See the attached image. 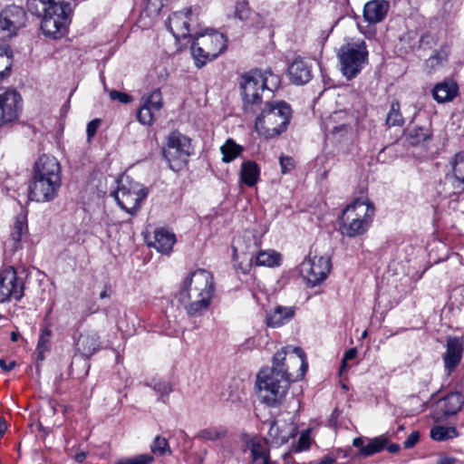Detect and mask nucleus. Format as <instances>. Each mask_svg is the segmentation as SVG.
Masks as SVG:
<instances>
[{
  "instance_id": "obj_57",
  "label": "nucleus",
  "mask_w": 464,
  "mask_h": 464,
  "mask_svg": "<svg viewBox=\"0 0 464 464\" xmlns=\"http://www.w3.org/2000/svg\"><path fill=\"white\" fill-rule=\"evenodd\" d=\"M331 118L334 121H337L347 118V114L344 111H336L331 116Z\"/></svg>"
},
{
  "instance_id": "obj_45",
  "label": "nucleus",
  "mask_w": 464,
  "mask_h": 464,
  "mask_svg": "<svg viewBox=\"0 0 464 464\" xmlns=\"http://www.w3.org/2000/svg\"><path fill=\"white\" fill-rule=\"evenodd\" d=\"M168 0H147V9L150 13L159 14Z\"/></svg>"
},
{
  "instance_id": "obj_2",
  "label": "nucleus",
  "mask_w": 464,
  "mask_h": 464,
  "mask_svg": "<svg viewBox=\"0 0 464 464\" xmlns=\"http://www.w3.org/2000/svg\"><path fill=\"white\" fill-rule=\"evenodd\" d=\"M28 11L42 17L41 30L52 39L63 37L71 22V6L63 0H27Z\"/></svg>"
},
{
  "instance_id": "obj_55",
  "label": "nucleus",
  "mask_w": 464,
  "mask_h": 464,
  "mask_svg": "<svg viewBox=\"0 0 464 464\" xmlns=\"http://www.w3.org/2000/svg\"><path fill=\"white\" fill-rule=\"evenodd\" d=\"M353 445L360 449V454L362 455V450L365 448L364 440L362 438H355L353 441Z\"/></svg>"
},
{
  "instance_id": "obj_10",
  "label": "nucleus",
  "mask_w": 464,
  "mask_h": 464,
  "mask_svg": "<svg viewBox=\"0 0 464 464\" xmlns=\"http://www.w3.org/2000/svg\"><path fill=\"white\" fill-rule=\"evenodd\" d=\"M112 196L121 209L133 216L148 196V188L125 177L118 180V188L112 192Z\"/></svg>"
},
{
  "instance_id": "obj_12",
  "label": "nucleus",
  "mask_w": 464,
  "mask_h": 464,
  "mask_svg": "<svg viewBox=\"0 0 464 464\" xmlns=\"http://www.w3.org/2000/svg\"><path fill=\"white\" fill-rule=\"evenodd\" d=\"M24 278L12 266L0 274V302L19 301L24 296Z\"/></svg>"
},
{
  "instance_id": "obj_8",
  "label": "nucleus",
  "mask_w": 464,
  "mask_h": 464,
  "mask_svg": "<svg viewBox=\"0 0 464 464\" xmlns=\"http://www.w3.org/2000/svg\"><path fill=\"white\" fill-rule=\"evenodd\" d=\"M368 50L364 41L348 43L340 47V71L347 80L354 79L368 63Z\"/></svg>"
},
{
  "instance_id": "obj_50",
  "label": "nucleus",
  "mask_w": 464,
  "mask_h": 464,
  "mask_svg": "<svg viewBox=\"0 0 464 464\" xmlns=\"http://www.w3.org/2000/svg\"><path fill=\"white\" fill-rule=\"evenodd\" d=\"M100 125H101L100 119H93L87 124L86 133H87L88 140H91L95 135Z\"/></svg>"
},
{
  "instance_id": "obj_22",
  "label": "nucleus",
  "mask_w": 464,
  "mask_h": 464,
  "mask_svg": "<svg viewBox=\"0 0 464 464\" xmlns=\"http://www.w3.org/2000/svg\"><path fill=\"white\" fill-rule=\"evenodd\" d=\"M390 5L385 0H372L363 7V18L369 24H378L384 20Z\"/></svg>"
},
{
  "instance_id": "obj_14",
  "label": "nucleus",
  "mask_w": 464,
  "mask_h": 464,
  "mask_svg": "<svg viewBox=\"0 0 464 464\" xmlns=\"http://www.w3.org/2000/svg\"><path fill=\"white\" fill-rule=\"evenodd\" d=\"M26 13L17 5H11L0 13V34L6 38L16 34L25 25Z\"/></svg>"
},
{
  "instance_id": "obj_46",
  "label": "nucleus",
  "mask_w": 464,
  "mask_h": 464,
  "mask_svg": "<svg viewBox=\"0 0 464 464\" xmlns=\"http://www.w3.org/2000/svg\"><path fill=\"white\" fill-rule=\"evenodd\" d=\"M279 162L283 174L289 172L295 167L294 160L289 156H281L279 158Z\"/></svg>"
},
{
  "instance_id": "obj_63",
  "label": "nucleus",
  "mask_w": 464,
  "mask_h": 464,
  "mask_svg": "<svg viewBox=\"0 0 464 464\" xmlns=\"http://www.w3.org/2000/svg\"><path fill=\"white\" fill-rule=\"evenodd\" d=\"M18 336H19V334L15 333V332H13L11 334V340L13 342H16L18 340Z\"/></svg>"
},
{
  "instance_id": "obj_47",
  "label": "nucleus",
  "mask_w": 464,
  "mask_h": 464,
  "mask_svg": "<svg viewBox=\"0 0 464 464\" xmlns=\"http://www.w3.org/2000/svg\"><path fill=\"white\" fill-rule=\"evenodd\" d=\"M110 98L111 100H118L121 103H129L132 102V97L125 92H121L115 90L110 92Z\"/></svg>"
},
{
  "instance_id": "obj_18",
  "label": "nucleus",
  "mask_w": 464,
  "mask_h": 464,
  "mask_svg": "<svg viewBox=\"0 0 464 464\" xmlns=\"http://www.w3.org/2000/svg\"><path fill=\"white\" fill-rule=\"evenodd\" d=\"M162 105V95L160 91L157 89L148 97L143 98V103L137 112L138 121L143 125H151L156 119V113L161 110Z\"/></svg>"
},
{
  "instance_id": "obj_17",
  "label": "nucleus",
  "mask_w": 464,
  "mask_h": 464,
  "mask_svg": "<svg viewBox=\"0 0 464 464\" xmlns=\"http://www.w3.org/2000/svg\"><path fill=\"white\" fill-rule=\"evenodd\" d=\"M464 399L461 393L450 392L440 399L432 413V419L436 422L443 421L451 415L458 413L463 407Z\"/></svg>"
},
{
  "instance_id": "obj_49",
  "label": "nucleus",
  "mask_w": 464,
  "mask_h": 464,
  "mask_svg": "<svg viewBox=\"0 0 464 464\" xmlns=\"http://www.w3.org/2000/svg\"><path fill=\"white\" fill-rule=\"evenodd\" d=\"M420 432L415 430L412 431L403 442L405 449H412L420 440Z\"/></svg>"
},
{
  "instance_id": "obj_3",
  "label": "nucleus",
  "mask_w": 464,
  "mask_h": 464,
  "mask_svg": "<svg viewBox=\"0 0 464 464\" xmlns=\"http://www.w3.org/2000/svg\"><path fill=\"white\" fill-rule=\"evenodd\" d=\"M62 185L61 167L58 160L42 155L34 163V175L29 185V198L37 202H49L58 195Z\"/></svg>"
},
{
  "instance_id": "obj_30",
  "label": "nucleus",
  "mask_w": 464,
  "mask_h": 464,
  "mask_svg": "<svg viewBox=\"0 0 464 464\" xmlns=\"http://www.w3.org/2000/svg\"><path fill=\"white\" fill-rule=\"evenodd\" d=\"M281 255L275 250H261L259 251L256 257L255 262L256 266H277L280 265Z\"/></svg>"
},
{
  "instance_id": "obj_60",
  "label": "nucleus",
  "mask_w": 464,
  "mask_h": 464,
  "mask_svg": "<svg viewBox=\"0 0 464 464\" xmlns=\"http://www.w3.org/2000/svg\"><path fill=\"white\" fill-rule=\"evenodd\" d=\"M86 458V453L85 452H80V453H77L76 456H75V459L78 461V462H82Z\"/></svg>"
},
{
  "instance_id": "obj_62",
  "label": "nucleus",
  "mask_w": 464,
  "mask_h": 464,
  "mask_svg": "<svg viewBox=\"0 0 464 464\" xmlns=\"http://www.w3.org/2000/svg\"><path fill=\"white\" fill-rule=\"evenodd\" d=\"M444 59V57H440L439 54H435L434 56H431L430 58V61L431 62V65H433V61L434 60H440L437 63H440L442 60Z\"/></svg>"
},
{
  "instance_id": "obj_44",
  "label": "nucleus",
  "mask_w": 464,
  "mask_h": 464,
  "mask_svg": "<svg viewBox=\"0 0 464 464\" xmlns=\"http://www.w3.org/2000/svg\"><path fill=\"white\" fill-rule=\"evenodd\" d=\"M352 130V126L349 121H343L342 123L338 125H334L330 128L329 131L334 136H342L343 133H347Z\"/></svg>"
},
{
  "instance_id": "obj_29",
  "label": "nucleus",
  "mask_w": 464,
  "mask_h": 464,
  "mask_svg": "<svg viewBox=\"0 0 464 464\" xmlns=\"http://www.w3.org/2000/svg\"><path fill=\"white\" fill-rule=\"evenodd\" d=\"M28 231L27 224L24 217H18L14 224L10 238L6 242L14 250L20 247L22 237Z\"/></svg>"
},
{
  "instance_id": "obj_25",
  "label": "nucleus",
  "mask_w": 464,
  "mask_h": 464,
  "mask_svg": "<svg viewBox=\"0 0 464 464\" xmlns=\"http://www.w3.org/2000/svg\"><path fill=\"white\" fill-rule=\"evenodd\" d=\"M175 242L176 237L173 233L164 228H160L155 230L154 240L149 243V245L162 254H168L172 250Z\"/></svg>"
},
{
  "instance_id": "obj_61",
  "label": "nucleus",
  "mask_w": 464,
  "mask_h": 464,
  "mask_svg": "<svg viewBox=\"0 0 464 464\" xmlns=\"http://www.w3.org/2000/svg\"><path fill=\"white\" fill-rule=\"evenodd\" d=\"M438 464H454V459L450 458H444L440 459Z\"/></svg>"
},
{
  "instance_id": "obj_42",
  "label": "nucleus",
  "mask_w": 464,
  "mask_h": 464,
  "mask_svg": "<svg viewBox=\"0 0 464 464\" xmlns=\"http://www.w3.org/2000/svg\"><path fill=\"white\" fill-rule=\"evenodd\" d=\"M251 14V10L246 1L237 2L234 12L235 18H237L240 21H247Z\"/></svg>"
},
{
  "instance_id": "obj_64",
  "label": "nucleus",
  "mask_w": 464,
  "mask_h": 464,
  "mask_svg": "<svg viewBox=\"0 0 464 464\" xmlns=\"http://www.w3.org/2000/svg\"><path fill=\"white\" fill-rule=\"evenodd\" d=\"M107 296H108V294H107L106 290H103L102 292H101V294H100V298L101 299H103V298H105Z\"/></svg>"
},
{
  "instance_id": "obj_28",
  "label": "nucleus",
  "mask_w": 464,
  "mask_h": 464,
  "mask_svg": "<svg viewBox=\"0 0 464 464\" xmlns=\"http://www.w3.org/2000/svg\"><path fill=\"white\" fill-rule=\"evenodd\" d=\"M457 92L458 87L455 83L441 82L434 87L432 95L439 103H444L451 101L457 95Z\"/></svg>"
},
{
  "instance_id": "obj_6",
  "label": "nucleus",
  "mask_w": 464,
  "mask_h": 464,
  "mask_svg": "<svg viewBox=\"0 0 464 464\" xmlns=\"http://www.w3.org/2000/svg\"><path fill=\"white\" fill-rule=\"evenodd\" d=\"M374 211L372 202L363 198L355 199L342 212L340 217L342 233L349 237L363 235L369 229Z\"/></svg>"
},
{
  "instance_id": "obj_13",
  "label": "nucleus",
  "mask_w": 464,
  "mask_h": 464,
  "mask_svg": "<svg viewBox=\"0 0 464 464\" xmlns=\"http://www.w3.org/2000/svg\"><path fill=\"white\" fill-rule=\"evenodd\" d=\"M331 268V259L328 256H309L300 265V272L311 286H315L324 281Z\"/></svg>"
},
{
  "instance_id": "obj_52",
  "label": "nucleus",
  "mask_w": 464,
  "mask_h": 464,
  "mask_svg": "<svg viewBox=\"0 0 464 464\" xmlns=\"http://www.w3.org/2000/svg\"><path fill=\"white\" fill-rule=\"evenodd\" d=\"M248 20L250 21V26L255 28H261L265 24L264 19L257 13H255L253 15L251 14Z\"/></svg>"
},
{
  "instance_id": "obj_41",
  "label": "nucleus",
  "mask_w": 464,
  "mask_h": 464,
  "mask_svg": "<svg viewBox=\"0 0 464 464\" xmlns=\"http://www.w3.org/2000/svg\"><path fill=\"white\" fill-rule=\"evenodd\" d=\"M154 460L150 454H140L134 457L123 458L117 460L116 464H150Z\"/></svg>"
},
{
  "instance_id": "obj_7",
  "label": "nucleus",
  "mask_w": 464,
  "mask_h": 464,
  "mask_svg": "<svg viewBox=\"0 0 464 464\" xmlns=\"http://www.w3.org/2000/svg\"><path fill=\"white\" fill-rule=\"evenodd\" d=\"M227 47V40L223 34L208 30L206 33L195 31L191 53L196 65L200 68L216 59Z\"/></svg>"
},
{
  "instance_id": "obj_37",
  "label": "nucleus",
  "mask_w": 464,
  "mask_h": 464,
  "mask_svg": "<svg viewBox=\"0 0 464 464\" xmlns=\"http://www.w3.org/2000/svg\"><path fill=\"white\" fill-rule=\"evenodd\" d=\"M261 83L264 90L274 92L279 88L281 84V78L279 75L274 73L271 70H266L264 72L261 71Z\"/></svg>"
},
{
  "instance_id": "obj_53",
  "label": "nucleus",
  "mask_w": 464,
  "mask_h": 464,
  "mask_svg": "<svg viewBox=\"0 0 464 464\" xmlns=\"http://www.w3.org/2000/svg\"><path fill=\"white\" fill-rule=\"evenodd\" d=\"M414 131L415 137H417L420 140L426 141L430 138V134L428 131L424 132L422 128L415 130Z\"/></svg>"
},
{
  "instance_id": "obj_21",
  "label": "nucleus",
  "mask_w": 464,
  "mask_h": 464,
  "mask_svg": "<svg viewBox=\"0 0 464 464\" xmlns=\"http://www.w3.org/2000/svg\"><path fill=\"white\" fill-rule=\"evenodd\" d=\"M288 75L294 84L304 85L312 79L311 65L303 58L298 57L288 66Z\"/></svg>"
},
{
  "instance_id": "obj_19",
  "label": "nucleus",
  "mask_w": 464,
  "mask_h": 464,
  "mask_svg": "<svg viewBox=\"0 0 464 464\" xmlns=\"http://www.w3.org/2000/svg\"><path fill=\"white\" fill-rule=\"evenodd\" d=\"M446 348L443 356L444 366L449 372H451L461 361L464 349L463 341L459 337L448 336Z\"/></svg>"
},
{
  "instance_id": "obj_26",
  "label": "nucleus",
  "mask_w": 464,
  "mask_h": 464,
  "mask_svg": "<svg viewBox=\"0 0 464 464\" xmlns=\"http://www.w3.org/2000/svg\"><path fill=\"white\" fill-rule=\"evenodd\" d=\"M295 311L292 307L278 305L272 313L266 314V323L268 327H278L293 318Z\"/></svg>"
},
{
  "instance_id": "obj_40",
  "label": "nucleus",
  "mask_w": 464,
  "mask_h": 464,
  "mask_svg": "<svg viewBox=\"0 0 464 464\" xmlns=\"http://www.w3.org/2000/svg\"><path fill=\"white\" fill-rule=\"evenodd\" d=\"M227 430L223 428H208L199 431L198 438L207 440H217L224 438Z\"/></svg>"
},
{
  "instance_id": "obj_4",
  "label": "nucleus",
  "mask_w": 464,
  "mask_h": 464,
  "mask_svg": "<svg viewBox=\"0 0 464 464\" xmlns=\"http://www.w3.org/2000/svg\"><path fill=\"white\" fill-rule=\"evenodd\" d=\"M213 293L212 275L204 269H198L183 281L178 297L181 303L192 300L188 305H186V310L189 316H196L207 311Z\"/></svg>"
},
{
  "instance_id": "obj_31",
  "label": "nucleus",
  "mask_w": 464,
  "mask_h": 464,
  "mask_svg": "<svg viewBox=\"0 0 464 464\" xmlns=\"http://www.w3.org/2000/svg\"><path fill=\"white\" fill-rule=\"evenodd\" d=\"M243 150V147L237 144L234 140H227V141L220 148V151L222 153V161L225 163L233 161L235 159L240 156Z\"/></svg>"
},
{
  "instance_id": "obj_32",
  "label": "nucleus",
  "mask_w": 464,
  "mask_h": 464,
  "mask_svg": "<svg viewBox=\"0 0 464 464\" xmlns=\"http://www.w3.org/2000/svg\"><path fill=\"white\" fill-rule=\"evenodd\" d=\"M52 329L50 324H47L41 332L37 343V362L44 361V353L48 352L51 347Z\"/></svg>"
},
{
  "instance_id": "obj_43",
  "label": "nucleus",
  "mask_w": 464,
  "mask_h": 464,
  "mask_svg": "<svg viewBox=\"0 0 464 464\" xmlns=\"http://www.w3.org/2000/svg\"><path fill=\"white\" fill-rule=\"evenodd\" d=\"M311 444L310 441V430L307 429L300 434L297 444L295 446V451H303L309 449Z\"/></svg>"
},
{
  "instance_id": "obj_33",
  "label": "nucleus",
  "mask_w": 464,
  "mask_h": 464,
  "mask_svg": "<svg viewBox=\"0 0 464 464\" xmlns=\"http://www.w3.org/2000/svg\"><path fill=\"white\" fill-rule=\"evenodd\" d=\"M388 444V438L384 435L368 440L362 450V456L369 457L382 451Z\"/></svg>"
},
{
  "instance_id": "obj_16",
  "label": "nucleus",
  "mask_w": 464,
  "mask_h": 464,
  "mask_svg": "<svg viewBox=\"0 0 464 464\" xmlns=\"http://www.w3.org/2000/svg\"><path fill=\"white\" fill-rule=\"evenodd\" d=\"M194 21L192 10L188 8L184 12H176L170 15L167 23V28L178 40L187 37L193 38L194 33L191 32H194V29H191L190 26Z\"/></svg>"
},
{
  "instance_id": "obj_51",
  "label": "nucleus",
  "mask_w": 464,
  "mask_h": 464,
  "mask_svg": "<svg viewBox=\"0 0 464 464\" xmlns=\"http://www.w3.org/2000/svg\"><path fill=\"white\" fill-rule=\"evenodd\" d=\"M357 351L355 348H351L347 350L342 360L341 371H343L347 366V361L353 360L356 357Z\"/></svg>"
},
{
  "instance_id": "obj_34",
  "label": "nucleus",
  "mask_w": 464,
  "mask_h": 464,
  "mask_svg": "<svg viewBox=\"0 0 464 464\" xmlns=\"http://www.w3.org/2000/svg\"><path fill=\"white\" fill-rule=\"evenodd\" d=\"M430 438L436 441H444L458 436L455 427L434 426L430 432Z\"/></svg>"
},
{
  "instance_id": "obj_24",
  "label": "nucleus",
  "mask_w": 464,
  "mask_h": 464,
  "mask_svg": "<svg viewBox=\"0 0 464 464\" xmlns=\"http://www.w3.org/2000/svg\"><path fill=\"white\" fill-rule=\"evenodd\" d=\"M251 452L252 464H276L270 460L269 450L266 441L258 438H252L246 443Z\"/></svg>"
},
{
  "instance_id": "obj_20",
  "label": "nucleus",
  "mask_w": 464,
  "mask_h": 464,
  "mask_svg": "<svg viewBox=\"0 0 464 464\" xmlns=\"http://www.w3.org/2000/svg\"><path fill=\"white\" fill-rule=\"evenodd\" d=\"M297 434V427L293 421H274L268 430V437L276 445L286 443Z\"/></svg>"
},
{
  "instance_id": "obj_39",
  "label": "nucleus",
  "mask_w": 464,
  "mask_h": 464,
  "mask_svg": "<svg viewBox=\"0 0 464 464\" xmlns=\"http://www.w3.org/2000/svg\"><path fill=\"white\" fill-rule=\"evenodd\" d=\"M151 451L158 456H165V455H170L171 450L168 443V440L160 436H157L151 445H150Z\"/></svg>"
},
{
  "instance_id": "obj_58",
  "label": "nucleus",
  "mask_w": 464,
  "mask_h": 464,
  "mask_svg": "<svg viewBox=\"0 0 464 464\" xmlns=\"http://www.w3.org/2000/svg\"><path fill=\"white\" fill-rule=\"evenodd\" d=\"M386 447H387V450L390 453H397L400 450V449H401L400 445L396 444V443H392V444H390V445L387 444Z\"/></svg>"
},
{
  "instance_id": "obj_56",
  "label": "nucleus",
  "mask_w": 464,
  "mask_h": 464,
  "mask_svg": "<svg viewBox=\"0 0 464 464\" xmlns=\"http://www.w3.org/2000/svg\"><path fill=\"white\" fill-rule=\"evenodd\" d=\"M432 41V36L430 34H424L420 39V47H424Z\"/></svg>"
},
{
  "instance_id": "obj_36",
  "label": "nucleus",
  "mask_w": 464,
  "mask_h": 464,
  "mask_svg": "<svg viewBox=\"0 0 464 464\" xmlns=\"http://www.w3.org/2000/svg\"><path fill=\"white\" fill-rule=\"evenodd\" d=\"M452 170L459 187L464 190V151L456 154L452 161Z\"/></svg>"
},
{
  "instance_id": "obj_1",
  "label": "nucleus",
  "mask_w": 464,
  "mask_h": 464,
  "mask_svg": "<svg viewBox=\"0 0 464 464\" xmlns=\"http://www.w3.org/2000/svg\"><path fill=\"white\" fill-rule=\"evenodd\" d=\"M289 350L301 359V369L304 372L307 369L305 353L300 347L288 346L277 351L273 357L272 367L262 368L256 375L257 397L267 407L277 408L285 401L291 382L285 366V356Z\"/></svg>"
},
{
  "instance_id": "obj_38",
  "label": "nucleus",
  "mask_w": 464,
  "mask_h": 464,
  "mask_svg": "<svg viewBox=\"0 0 464 464\" xmlns=\"http://www.w3.org/2000/svg\"><path fill=\"white\" fill-rule=\"evenodd\" d=\"M11 68V50L9 48L0 47V80L9 75Z\"/></svg>"
},
{
  "instance_id": "obj_59",
  "label": "nucleus",
  "mask_w": 464,
  "mask_h": 464,
  "mask_svg": "<svg viewBox=\"0 0 464 464\" xmlns=\"http://www.w3.org/2000/svg\"><path fill=\"white\" fill-rule=\"evenodd\" d=\"M6 430V424L5 420L0 417V438L5 434Z\"/></svg>"
},
{
  "instance_id": "obj_23",
  "label": "nucleus",
  "mask_w": 464,
  "mask_h": 464,
  "mask_svg": "<svg viewBox=\"0 0 464 464\" xmlns=\"http://www.w3.org/2000/svg\"><path fill=\"white\" fill-rule=\"evenodd\" d=\"M101 346L97 333L89 331L82 334L76 343L77 352L84 358L89 359Z\"/></svg>"
},
{
  "instance_id": "obj_35",
  "label": "nucleus",
  "mask_w": 464,
  "mask_h": 464,
  "mask_svg": "<svg viewBox=\"0 0 464 464\" xmlns=\"http://www.w3.org/2000/svg\"><path fill=\"white\" fill-rule=\"evenodd\" d=\"M404 119L400 111V102L394 100L391 103L390 111L386 117V125L389 127L402 126Z\"/></svg>"
},
{
  "instance_id": "obj_11",
  "label": "nucleus",
  "mask_w": 464,
  "mask_h": 464,
  "mask_svg": "<svg viewBox=\"0 0 464 464\" xmlns=\"http://www.w3.org/2000/svg\"><path fill=\"white\" fill-rule=\"evenodd\" d=\"M262 76L260 70H252L240 77L239 88L243 99V109L246 113L254 111V106L262 102Z\"/></svg>"
},
{
  "instance_id": "obj_9",
  "label": "nucleus",
  "mask_w": 464,
  "mask_h": 464,
  "mask_svg": "<svg viewBox=\"0 0 464 464\" xmlns=\"http://www.w3.org/2000/svg\"><path fill=\"white\" fill-rule=\"evenodd\" d=\"M192 154L191 140L178 130L170 132L163 148V157L169 168L178 171L184 168Z\"/></svg>"
},
{
  "instance_id": "obj_15",
  "label": "nucleus",
  "mask_w": 464,
  "mask_h": 464,
  "mask_svg": "<svg viewBox=\"0 0 464 464\" xmlns=\"http://www.w3.org/2000/svg\"><path fill=\"white\" fill-rule=\"evenodd\" d=\"M22 111V97L18 92L8 89L0 92V123L5 125L18 119Z\"/></svg>"
},
{
  "instance_id": "obj_27",
  "label": "nucleus",
  "mask_w": 464,
  "mask_h": 464,
  "mask_svg": "<svg viewBox=\"0 0 464 464\" xmlns=\"http://www.w3.org/2000/svg\"><path fill=\"white\" fill-rule=\"evenodd\" d=\"M259 175L260 169L256 161L246 160L242 163L240 179L245 185L254 187L259 179Z\"/></svg>"
},
{
  "instance_id": "obj_5",
  "label": "nucleus",
  "mask_w": 464,
  "mask_h": 464,
  "mask_svg": "<svg viewBox=\"0 0 464 464\" xmlns=\"http://www.w3.org/2000/svg\"><path fill=\"white\" fill-rule=\"evenodd\" d=\"M292 118L291 106L285 101L265 103L255 121L256 132L265 139H273L285 132Z\"/></svg>"
},
{
  "instance_id": "obj_54",
  "label": "nucleus",
  "mask_w": 464,
  "mask_h": 464,
  "mask_svg": "<svg viewBox=\"0 0 464 464\" xmlns=\"http://www.w3.org/2000/svg\"><path fill=\"white\" fill-rule=\"evenodd\" d=\"M14 366H15L14 361H12L9 363H7L5 360H3V359L0 360V367L5 372H10L11 370H13L14 368Z\"/></svg>"
},
{
  "instance_id": "obj_48",
  "label": "nucleus",
  "mask_w": 464,
  "mask_h": 464,
  "mask_svg": "<svg viewBox=\"0 0 464 464\" xmlns=\"http://www.w3.org/2000/svg\"><path fill=\"white\" fill-rule=\"evenodd\" d=\"M154 391L161 396H168L171 392L170 384L167 382H159L154 387Z\"/></svg>"
}]
</instances>
